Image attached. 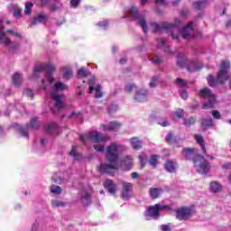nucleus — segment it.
Segmentation results:
<instances>
[{"instance_id": "obj_1", "label": "nucleus", "mask_w": 231, "mask_h": 231, "mask_svg": "<svg viewBox=\"0 0 231 231\" xmlns=\"http://www.w3.org/2000/svg\"><path fill=\"white\" fill-rule=\"evenodd\" d=\"M4 24L5 21L0 19V42L4 44V46H5V48L11 51V53H15L21 50V43L17 42H12V40L6 36V33H10L14 37H16V39H21V41H24V36L20 32L5 30Z\"/></svg>"}, {"instance_id": "obj_2", "label": "nucleus", "mask_w": 231, "mask_h": 231, "mask_svg": "<svg viewBox=\"0 0 231 231\" xmlns=\"http://www.w3.org/2000/svg\"><path fill=\"white\" fill-rule=\"evenodd\" d=\"M228 71H230V61L227 60H222L217 76H208L207 80L208 86H210V88H216L217 86H224V84H226L228 79H230Z\"/></svg>"}, {"instance_id": "obj_3", "label": "nucleus", "mask_w": 231, "mask_h": 231, "mask_svg": "<svg viewBox=\"0 0 231 231\" xmlns=\"http://www.w3.org/2000/svg\"><path fill=\"white\" fill-rule=\"evenodd\" d=\"M200 98H208V102L203 103L202 109H212L216 106V96L212 93V89L204 88L199 92Z\"/></svg>"}, {"instance_id": "obj_4", "label": "nucleus", "mask_w": 231, "mask_h": 231, "mask_svg": "<svg viewBox=\"0 0 231 231\" xmlns=\"http://www.w3.org/2000/svg\"><path fill=\"white\" fill-rule=\"evenodd\" d=\"M120 149L122 145L116 143H111L109 146L106 147V158L109 163H115L120 158Z\"/></svg>"}, {"instance_id": "obj_5", "label": "nucleus", "mask_w": 231, "mask_h": 231, "mask_svg": "<svg viewBox=\"0 0 231 231\" xmlns=\"http://www.w3.org/2000/svg\"><path fill=\"white\" fill-rule=\"evenodd\" d=\"M192 161L199 174H208L210 171V164L205 160V157L198 154L193 157Z\"/></svg>"}, {"instance_id": "obj_6", "label": "nucleus", "mask_w": 231, "mask_h": 231, "mask_svg": "<svg viewBox=\"0 0 231 231\" xmlns=\"http://www.w3.org/2000/svg\"><path fill=\"white\" fill-rule=\"evenodd\" d=\"M56 69H57L53 64L42 63L34 68V74L37 75L38 73H41V71H47L49 75V82L50 84H53V82H55V79H53L52 74L55 73Z\"/></svg>"}, {"instance_id": "obj_7", "label": "nucleus", "mask_w": 231, "mask_h": 231, "mask_svg": "<svg viewBox=\"0 0 231 231\" xmlns=\"http://www.w3.org/2000/svg\"><path fill=\"white\" fill-rule=\"evenodd\" d=\"M169 210V212H172V208L169 207V205H160L155 204L153 206L148 207L146 210V217H160V212L165 209Z\"/></svg>"}, {"instance_id": "obj_8", "label": "nucleus", "mask_w": 231, "mask_h": 231, "mask_svg": "<svg viewBox=\"0 0 231 231\" xmlns=\"http://www.w3.org/2000/svg\"><path fill=\"white\" fill-rule=\"evenodd\" d=\"M176 212V219H179V221H185L186 219H189V217L192 214V209L189 208H179L175 210Z\"/></svg>"}, {"instance_id": "obj_9", "label": "nucleus", "mask_w": 231, "mask_h": 231, "mask_svg": "<svg viewBox=\"0 0 231 231\" xmlns=\"http://www.w3.org/2000/svg\"><path fill=\"white\" fill-rule=\"evenodd\" d=\"M98 171L100 174H109L113 176L115 171H118V164H100Z\"/></svg>"}, {"instance_id": "obj_10", "label": "nucleus", "mask_w": 231, "mask_h": 231, "mask_svg": "<svg viewBox=\"0 0 231 231\" xmlns=\"http://www.w3.org/2000/svg\"><path fill=\"white\" fill-rule=\"evenodd\" d=\"M152 28H153L154 32H160L162 30H171V28H176L178 23H171L167 22H162L161 24L156 23H151Z\"/></svg>"}, {"instance_id": "obj_11", "label": "nucleus", "mask_w": 231, "mask_h": 231, "mask_svg": "<svg viewBox=\"0 0 231 231\" xmlns=\"http://www.w3.org/2000/svg\"><path fill=\"white\" fill-rule=\"evenodd\" d=\"M121 185H122L121 198L122 199H125V201H127V199L131 198L130 194H131V190H133V183L122 181Z\"/></svg>"}, {"instance_id": "obj_12", "label": "nucleus", "mask_w": 231, "mask_h": 231, "mask_svg": "<svg viewBox=\"0 0 231 231\" xmlns=\"http://www.w3.org/2000/svg\"><path fill=\"white\" fill-rule=\"evenodd\" d=\"M13 127L14 129L16 130V132L18 133V134H20V136H23V138H28V134L30 133V124L27 123L24 125H21L17 123L13 124Z\"/></svg>"}, {"instance_id": "obj_13", "label": "nucleus", "mask_w": 231, "mask_h": 231, "mask_svg": "<svg viewBox=\"0 0 231 231\" xmlns=\"http://www.w3.org/2000/svg\"><path fill=\"white\" fill-rule=\"evenodd\" d=\"M88 136L93 143H100V142H106L107 140V137L102 136L97 131L89 132Z\"/></svg>"}, {"instance_id": "obj_14", "label": "nucleus", "mask_w": 231, "mask_h": 231, "mask_svg": "<svg viewBox=\"0 0 231 231\" xmlns=\"http://www.w3.org/2000/svg\"><path fill=\"white\" fill-rule=\"evenodd\" d=\"M178 162L174 160H168L164 163V169L167 172L174 173L179 169Z\"/></svg>"}, {"instance_id": "obj_15", "label": "nucleus", "mask_w": 231, "mask_h": 231, "mask_svg": "<svg viewBox=\"0 0 231 231\" xmlns=\"http://www.w3.org/2000/svg\"><path fill=\"white\" fill-rule=\"evenodd\" d=\"M194 24L193 22H189L185 27L180 30V35L182 39H190V33L194 31L192 25Z\"/></svg>"}, {"instance_id": "obj_16", "label": "nucleus", "mask_w": 231, "mask_h": 231, "mask_svg": "<svg viewBox=\"0 0 231 231\" xmlns=\"http://www.w3.org/2000/svg\"><path fill=\"white\" fill-rule=\"evenodd\" d=\"M147 97H149V91H147V89L141 88L135 92L134 99L137 102H145L147 101Z\"/></svg>"}, {"instance_id": "obj_17", "label": "nucleus", "mask_w": 231, "mask_h": 231, "mask_svg": "<svg viewBox=\"0 0 231 231\" xmlns=\"http://www.w3.org/2000/svg\"><path fill=\"white\" fill-rule=\"evenodd\" d=\"M103 131H118L122 127V123L118 121L109 122L107 125H102Z\"/></svg>"}, {"instance_id": "obj_18", "label": "nucleus", "mask_w": 231, "mask_h": 231, "mask_svg": "<svg viewBox=\"0 0 231 231\" xmlns=\"http://www.w3.org/2000/svg\"><path fill=\"white\" fill-rule=\"evenodd\" d=\"M80 201L83 207H89L91 205V193L88 190H84L80 193Z\"/></svg>"}, {"instance_id": "obj_19", "label": "nucleus", "mask_w": 231, "mask_h": 231, "mask_svg": "<svg viewBox=\"0 0 231 231\" xmlns=\"http://www.w3.org/2000/svg\"><path fill=\"white\" fill-rule=\"evenodd\" d=\"M202 68L203 63L199 61L190 60L187 63L188 71H199V69H202Z\"/></svg>"}, {"instance_id": "obj_20", "label": "nucleus", "mask_w": 231, "mask_h": 231, "mask_svg": "<svg viewBox=\"0 0 231 231\" xmlns=\"http://www.w3.org/2000/svg\"><path fill=\"white\" fill-rule=\"evenodd\" d=\"M104 188L107 189L109 194L116 195V185L112 180H106Z\"/></svg>"}, {"instance_id": "obj_21", "label": "nucleus", "mask_w": 231, "mask_h": 231, "mask_svg": "<svg viewBox=\"0 0 231 231\" xmlns=\"http://www.w3.org/2000/svg\"><path fill=\"white\" fill-rule=\"evenodd\" d=\"M194 139L196 140L197 143L199 145L203 154H207V148L205 147V139L203 138V135L195 134Z\"/></svg>"}, {"instance_id": "obj_22", "label": "nucleus", "mask_w": 231, "mask_h": 231, "mask_svg": "<svg viewBox=\"0 0 231 231\" xmlns=\"http://www.w3.org/2000/svg\"><path fill=\"white\" fill-rule=\"evenodd\" d=\"M163 194V189L162 188H150V198L152 199H158L160 196Z\"/></svg>"}, {"instance_id": "obj_23", "label": "nucleus", "mask_w": 231, "mask_h": 231, "mask_svg": "<svg viewBox=\"0 0 231 231\" xmlns=\"http://www.w3.org/2000/svg\"><path fill=\"white\" fill-rule=\"evenodd\" d=\"M51 97L52 100L55 101V106L57 107L58 111H60V109L64 107V103H62V99H60V96H59L57 93H51Z\"/></svg>"}, {"instance_id": "obj_24", "label": "nucleus", "mask_w": 231, "mask_h": 231, "mask_svg": "<svg viewBox=\"0 0 231 231\" xmlns=\"http://www.w3.org/2000/svg\"><path fill=\"white\" fill-rule=\"evenodd\" d=\"M22 83H23V75L17 72L14 73L12 76V84L14 86V88H20Z\"/></svg>"}, {"instance_id": "obj_25", "label": "nucleus", "mask_w": 231, "mask_h": 231, "mask_svg": "<svg viewBox=\"0 0 231 231\" xmlns=\"http://www.w3.org/2000/svg\"><path fill=\"white\" fill-rule=\"evenodd\" d=\"M208 5V2L207 0H198L193 2V8L195 10H205Z\"/></svg>"}, {"instance_id": "obj_26", "label": "nucleus", "mask_w": 231, "mask_h": 231, "mask_svg": "<svg viewBox=\"0 0 231 231\" xmlns=\"http://www.w3.org/2000/svg\"><path fill=\"white\" fill-rule=\"evenodd\" d=\"M196 149L194 148H184L182 150V156L185 157L186 160H192L194 154H196Z\"/></svg>"}, {"instance_id": "obj_27", "label": "nucleus", "mask_w": 231, "mask_h": 231, "mask_svg": "<svg viewBox=\"0 0 231 231\" xmlns=\"http://www.w3.org/2000/svg\"><path fill=\"white\" fill-rule=\"evenodd\" d=\"M45 133L49 134H57L59 133V125L57 124H51L48 126H44Z\"/></svg>"}, {"instance_id": "obj_28", "label": "nucleus", "mask_w": 231, "mask_h": 231, "mask_svg": "<svg viewBox=\"0 0 231 231\" xmlns=\"http://www.w3.org/2000/svg\"><path fill=\"white\" fill-rule=\"evenodd\" d=\"M132 147L134 151H140L142 148V141L138 137H133L131 139Z\"/></svg>"}, {"instance_id": "obj_29", "label": "nucleus", "mask_w": 231, "mask_h": 231, "mask_svg": "<svg viewBox=\"0 0 231 231\" xmlns=\"http://www.w3.org/2000/svg\"><path fill=\"white\" fill-rule=\"evenodd\" d=\"M46 21H48V16L39 14L36 17H34L32 24H41V23H46Z\"/></svg>"}, {"instance_id": "obj_30", "label": "nucleus", "mask_w": 231, "mask_h": 231, "mask_svg": "<svg viewBox=\"0 0 231 231\" xmlns=\"http://www.w3.org/2000/svg\"><path fill=\"white\" fill-rule=\"evenodd\" d=\"M11 8H13V16L15 17V19H21V9L19 5H12Z\"/></svg>"}, {"instance_id": "obj_31", "label": "nucleus", "mask_w": 231, "mask_h": 231, "mask_svg": "<svg viewBox=\"0 0 231 231\" xmlns=\"http://www.w3.org/2000/svg\"><path fill=\"white\" fill-rule=\"evenodd\" d=\"M223 187L221 186V184L216 182V181H213L210 183V190L212 192H221Z\"/></svg>"}, {"instance_id": "obj_32", "label": "nucleus", "mask_w": 231, "mask_h": 231, "mask_svg": "<svg viewBox=\"0 0 231 231\" xmlns=\"http://www.w3.org/2000/svg\"><path fill=\"white\" fill-rule=\"evenodd\" d=\"M139 25L143 29V32L147 35V32H149V28L147 27V21L145 18H141L139 20Z\"/></svg>"}, {"instance_id": "obj_33", "label": "nucleus", "mask_w": 231, "mask_h": 231, "mask_svg": "<svg viewBox=\"0 0 231 231\" xmlns=\"http://www.w3.org/2000/svg\"><path fill=\"white\" fill-rule=\"evenodd\" d=\"M63 77L64 79H71L73 77V70L69 67L63 68Z\"/></svg>"}, {"instance_id": "obj_34", "label": "nucleus", "mask_w": 231, "mask_h": 231, "mask_svg": "<svg viewBox=\"0 0 231 231\" xmlns=\"http://www.w3.org/2000/svg\"><path fill=\"white\" fill-rule=\"evenodd\" d=\"M198 118L196 116H190L189 118L184 121V125L186 127H190V125H194V124H196Z\"/></svg>"}, {"instance_id": "obj_35", "label": "nucleus", "mask_w": 231, "mask_h": 231, "mask_svg": "<svg viewBox=\"0 0 231 231\" xmlns=\"http://www.w3.org/2000/svg\"><path fill=\"white\" fill-rule=\"evenodd\" d=\"M148 162L150 165L153 167V169H156L158 167V155L156 154L152 155Z\"/></svg>"}, {"instance_id": "obj_36", "label": "nucleus", "mask_w": 231, "mask_h": 231, "mask_svg": "<svg viewBox=\"0 0 231 231\" xmlns=\"http://www.w3.org/2000/svg\"><path fill=\"white\" fill-rule=\"evenodd\" d=\"M104 94L102 93V86L97 85L95 88V97L96 98H102Z\"/></svg>"}, {"instance_id": "obj_37", "label": "nucleus", "mask_w": 231, "mask_h": 231, "mask_svg": "<svg viewBox=\"0 0 231 231\" xmlns=\"http://www.w3.org/2000/svg\"><path fill=\"white\" fill-rule=\"evenodd\" d=\"M50 190L52 194H56L57 196L62 193V189L60 186L52 185L51 186Z\"/></svg>"}, {"instance_id": "obj_38", "label": "nucleus", "mask_w": 231, "mask_h": 231, "mask_svg": "<svg viewBox=\"0 0 231 231\" xmlns=\"http://www.w3.org/2000/svg\"><path fill=\"white\" fill-rule=\"evenodd\" d=\"M175 84H177V86H179V88H180L181 89H183V88H187V81L180 78L176 79Z\"/></svg>"}, {"instance_id": "obj_39", "label": "nucleus", "mask_w": 231, "mask_h": 231, "mask_svg": "<svg viewBox=\"0 0 231 231\" xmlns=\"http://www.w3.org/2000/svg\"><path fill=\"white\" fill-rule=\"evenodd\" d=\"M139 162L141 164V169H143V167H145L146 165V162H147V155L144 153H142L139 155Z\"/></svg>"}, {"instance_id": "obj_40", "label": "nucleus", "mask_w": 231, "mask_h": 231, "mask_svg": "<svg viewBox=\"0 0 231 231\" xmlns=\"http://www.w3.org/2000/svg\"><path fill=\"white\" fill-rule=\"evenodd\" d=\"M183 109L179 108L177 111L173 113V119L174 120H180L183 116Z\"/></svg>"}, {"instance_id": "obj_41", "label": "nucleus", "mask_w": 231, "mask_h": 231, "mask_svg": "<svg viewBox=\"0 0 231 231\" xmlns=\"http://www.w3.org/2000/svg\"><path fill=\"white\" fill-rule=\"evenodd\" d=\"M54 89H58L59 91H64V89H68V86L63 83L57 82L54 84Z\"/></svg>"}, {"instance_id": "obj_42", "label": "nucleus", "mask_w": 231, "mask_h": 231, "mask_svg": "<svg viewBox=\"0 0 231 231\" xmlns=\"http://www.w3.org/2000/svg\"><path fill=\"white\" fill-rule=\"evenodd\" d=\"M201 124L204 127H212L213 125V121L212 119H207V118H203L201 121Z\"/></svg>"}, {"instance_id": "obj_43", "label": "nucleus", "mask_w": 231, "mask_h": 231, "mask_svg": "<svg viewBox=\"0 0 231 231\" xmlns=\"http://www.w3.org/2000/svg\"><path fill=\"white\" fill-rule=\"evenodd\" d=\"M30 127L31 129H39V121L37 120V117H33L31 120Z\"/></svg>"}, {"instance_id": "obj_44", "label": "nucleus", "mask_w": 231, "mask_h": 231, "mask_svg": "<svg viewBox=\"0 0 231 231\" xmlns=\"http://www.w3.org/2000/svg\"><path fill=\"white\" fill-rule=\"evenodd\" d=\"M129 14L130 15H132L133 17H134V19H138V8L132 6L129 9Z\"/></svg>"}, {"instance_id": "obj_45", "label": "nucleus", "mask_w": 231, "mask_h": 231, "mask_svg": "<svg viewBox=\"0 0 231 231\" xmlns=\"http://www.w3.org/2000/svg\"><path fill=\"white\" fill-rule=\"evenodd\" d=\"M51 207H57L58 208L60 207H66V202H62L60 200H52Z\"/></svg>"}, {"instance_id": "obj_46", "label": "nucleus", "mask_w": 231, "mask_h": 231, "mask_svg": "<svg viewBox=\"0 0 231 231\" xmlns=\"http://www.w3.org/2000/svg\"><path fill=\"white\" fill-rule=\"evenodd\" d=\"M165 140H166L167 143H174V142H176V139H174V134L169 133L166 135Z\"/></svg>"}, {"instance_id": "obj_47", "label": "nucleus", "mask_w": 231, "mask_h": 231, "mask_svg": "<svg viewBox=\"0 0 231 231\" xmlns=\"http://www.w3.org/2000/svg\"><path fill=\"white\" fill-rule=\"evenodd\" d=\"M78 75L81 79H86V77H88V70H86V69L83 67V68L79 69Z\"/></svg>"}, {"instance_id": "obj_48", "label": "nucleus", "mask_w": 231, "mask_h": 231, "mask_svg": "<svg viewBox=\"0 0 231 231\" xmlns=\"http://www.w3.org/2000/svg\"><path fill=\"white\" fill-rule=\"evenodd\" d=\"M88 93L91 95L95 91V79L88 80Z\"/></svg>"}, {"instance_id": "obj_49", "label": "nucleus", "mask_w": 231, "mask_h": 231, "mask_svg": "<svg viewBox=\"0 0 231 231\" xmlns=\"http://www.w3.org/2000/svg\"><path fill=\"white\" fill-rule=\"evenodd\" d=\"M185 62L186 60L183 57H179L177 59V66H179V68H183L185 66Z\"/></svg>"}, {"instance_id": "obj_50", "label": "nucleus", "mask_w": 231, "mask_h": 231, "mask_svg": "<svg viewBox=\"0 0 231 231\" xmlns=\"http://www.w3.org/2000/svg\"><path fill=\"white\" fill-rule=\"evenodd\" d=\"M133 89H136V85H134V84H128L125 88V90L127 91V93H133Z\"/></svg>"}, {"instance_id": "obj_51", "label": "nucleus", "mask_w": 231, "mask_h": 231, "mask_svg": "<svg viewBox=\"0 0 231 231\" xmlns=\"http://www.w3.org/2000/svg\"><path fill=\"white\" fill-rule=\"evenodd\" d=\"M69 156H72V158H75V159L79 157V152H77V146H72V149L69 152Z\"/></svg>"}, {"instance_id": "obj_52", "label": "nucleus", "mask_w": 231, "mask_h": 231, "mask_svg": "<svg viewBox=\"0 0 231 231\" xmlns=\"http://www.w3.org/2000/svg\"><path fill=\"white\" fill-rule=\"evenodd\" d=\"M156 84H158V77L153 76L150 81V88H156Z\"/></svg>"}, {"instance_id": "obj_53", "label": "nucleus", "mask_w": 231, "mask_h": 231, "mask_svg": "<svg viewBox=\"0 0 231 231\" xmlns=\"http://www.w3.org/2000/svg\"><path fill=\"white\" fill-rule=\"evenodd\" d=\"M211 115L216 120H221V113H219L217 110H213Z\"/></svg>"}, {"instance_id": "obj_54", "label": "nucleus", "mask_w": 231, "mask_h": 231, "mask_svg": "<svg viewBox=\"0 0 231 231\" xmlns=\"http://www.w3.org/2000/svg\"><path fill=\"white\" fill-rule=\"evenodd\" d=\"M157 42H158L157 43L158 48H162V46H165L167 40L164 38H161L157 40Z\"/></svg>"}, {"instance_id": "obj_55", "label": "nucleus", "mask_w": 231, "mask_h": 231, "mask_svg": "<svg viewBox=\"0 0 231 231\" xmlns=\"http://www.w3.org/2000/svg\"><path fill=\"white\" fill-rule=\"evenodd\" d=\"M80 5V0H70V6L72 8H78Z\"/></svg>"}, {"instance_id": "obj_56", "label": "nucleus", "mask_w": 231, "mask_h": 231, "mask_svg": "<svg viewBox=\"0 0 231 231\" xmlns=\"http://www.w3.org/2000/svg\"><path fill=\"white\" fill-rule=\"evenodd\" d=\"M159 124H160V125H162V127H168V125H171V124H169V120H167V118L162 119Z\"/></svg>"}, {"instance_id": "obj_57", "label": "nucleus", "mask_w": 231, "mask_h": 231, "mask_svg": "<svg viewBox=\"0 0 231 231\" xmlns=\"http://www.w3.org/2000/svg\"><path fill=\"white\" fill-rule=\"evenodd\" d=\"M94 149L97 152H104L105 151V147L104 145H98V144H95L94 145Z\"/></svg>"}, {"instance_id": "obj_58", "label": "nucleus", "mask_w": 231, "mask_h": 231, "mask_svg": "<svg viewBox=\"0 0 231 231\" xmlns=\"http://www.w3.org/2000/svg\"><path fill=\"white\" fill-rule=\"evenodd\" d=\"M180 97L183 99V100H187V98H189V93H187V91L185 90H182L180 92Z\"/></svg>"}, {"instance_id": "obj_59", "label": "nucleus", "mask_w": 231, "mask_h": 231, "mask_svg": "<svg viewBox=\"0 0 231 231\" xmlns=\"http://www.w3.org/2000/svg\"><path fill=\"white\" fill-rule=\"evenodd\" d=\"M189 14H190V12L188 9H183L180 12V17H187L189 16Z\"/></svg>"}, {"instance_id": "obj_60", "label": "nucleus", "mask_w": 231, "mask_h": 231, "mask_svg": "<svg viewBox=\"0 0 231 231\" xmlns=\"http://www.w3.org/2000/svg\"><path fill=\"white\" fill-rule=\"evenodd\" d=\"M161 229H162V231H171L172 230L169 225H162Z\"/></svg>"}, {"instance_id": "obj_61", "label": "nucleus", "mask_w": 231, "mask_h": 231, "mask_svg": "<svg viewBox=\"0 0 231 231\" xmlns=\"http://www.w3.org/2000/svg\"><path fill=\"white\" fill-rule=\"evenodd\" d=\"M109 23H107V21H103V22H99L97 23L98 26H100V28H106V26L108 25Z\"/></svg>"}, {"instance_id": "obj_62", "label": "nucleus", "mask_w": 231, "mask_h": 231, "mask_svg": "<svg viewBox=\"0 0 231 231\" xmlns=\"http://www.w3.org/2000/svg\"><path fill=\"white\" fill-rule=\"evenodd\" d=\"M155 5H161L162 6H167V2H165V0H155Z\"/></svg>"}, {"instance_id": "obj_63", "label": "nucleus", "mask_w": 231, "mask_h": 231, "mask_svg": "<svg viewBox=\"0 0 231 231\" xmlns=\"http://www.w3.org/2000/svg\"><path fill=\"white\" fill-rule=\"evenodd\" d=\"M113 111H116V106H115V105H112L109 106V108H108L109 115H113Z\"/></svg>"}, {"instance_id": "obj_64", "label": "nucleus", "mask_w": 231, "mask_h": 231, "mask_svg": "<svg viewBox=\"0 0 231 231\" xmlns=\"http://www.w3.org/2000/svg\"><path fill=\"white\" fill-rule=\"evenodd\" d=\"M222 169L230 170L231 169V163L227 162L222 166Z\"/></svg>"}]
</instances>
